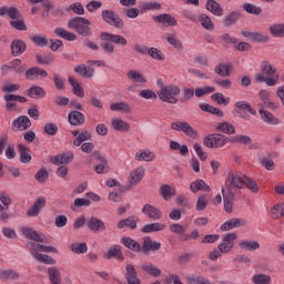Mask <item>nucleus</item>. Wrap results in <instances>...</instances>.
<instances>
[{"mask_svg": "<svg viewBox=\"0 0 284 284\" xmlns=\"http://www.w3.org/2000/svg\"><path fill=\"white\" fill-rule=\"evenodd\" d=\"M190 190L193 194H196V192H212V187H210L203 180L193 181L190 184Z\"/></svg>", "mask_w": 284, "mask_h": 284, "instance_id": "nucleus-27", "label": "nucleus"}, {"mask_svg": "<svg viewBox=\"0 0 284 284\" xmlns=\"http://www.w3.org/2000/svg\"><path fill=\"white\" fill-rule=\"evenodd\" d=\"M234 241H236V233L225 234L222 239V243L217 246V250L222 254H227L234 247Z\"/></svg>", "mask_w": 284, "mask_h": 284, "instance_id": "nucleus-11", "label": "nucleus"}, {"mask_svg": "<svg viewBox=\"0 0 284 284\" xmlns=\"http://www.w3.org/2000/svg\"><path fill=\"white\" fill-rule=\"evenodd\" d=\"M28 49V44L21 39H16L11 42V54L12 57H21Z\"/></svg>", "mask_w": 284, "mask_h": 284, "instance_id": "nucleus-19", "label": "nucleus"}, {"mask_svg": "<svg viewBox=\"0 0 284 284\" xmlns=\"http://www.w3.org/2000/svg\"><path fill=\"white\" fill-rule=\"evenodd\" d=\"M234 108L235 110H240V112H248L252 116H256V110L245 100L235 102Z\"/></svg>", "mask_w": 284, "mask_h": 284, "instance_id": "nucleus-37", "label": "nucleus"}, {"mask_svg": "<svg viewBox=\"0 0 284 284\" xmlns=\"http://www.w3.org/2000/svg\"><path fill=\"white\" fill-rule=\"evenodd\" d=\"M141 14H145V12H150L152 10H161L163 8L160 2L149 1V2H140L139 4Z\"/></svg>", "mask_w": 284, "mask_h": 284, "instance_id": "nucleus-34", "label": "nucleus"}, {"mask_svg": "<svg viewBox=\"0 0 284 284\" xmlns=\"http://www.w3.org/2000/svg\"><path fill=\"white\" fill-rule=\"evenodd\" d=\"M271 216L272 219H281V216H284V204H275L271 209Z\"/></svg>", "mask_w": 284, "mask_h": 284, "instance_id": "nucleus-62", "label": "nucleus"}, {"mask_svg": "<svg viewBox=\"0 0 284 284\" xmlns=\"http://www.w3.org/2000/svg\"><path fill=\"white\" fill-rule=\"evenodd\" d=\"M103 258L110 261L111 258H116L118 261H123V252L121 251V245H114L110 247L106 253L103 254Z\"/></svg>", "mask_w": 284, "mask_h": 284, "instance_id": "nucleus-25", "label": "nucleus"}, {"mask_svg": "<svg viewBox=\"0 0 284 284\" xmlns=\"http://www.w3.org/2000/svg\"><path fill=\"white\" fill-rule=\"evenodd\" d=\"M261 109L258 110L260 116L264 123H267L268 125H278L280 121L278 118L274 116L270 111H265L263 109V104H260Z\"/></svg>", "mask_w": 284, "mask_h": 284, "instance_id": "nucleus-23", "label": "nucleus"}, {"mask_svg": "<svg viewBox=\"0 0 284 284\" xmlns=\"http://www.w3.org/2000/svg\"><path fill=\"white\" fill-rule=\"evenodd\" d=\"M170 150L180 151V154L182 156H185V154H187V152H190V149H187V146L185 144L181 145V143L176 142V141H171L170 142Z\"/></svg>", "mask_w": 284, "mask_h": 284, "instance_id": "nucleus-60", "label": "nucleus"}, {"mask_svg": "<svg viewBox=\"0 0 284 284\" xmlns=\"http://www.w3.org/2000/svg\"><path fill=\"white\" fill-rule=\"evenodd\" d=\"M48 71L39 67H32L26 71L27 81H39V79H47Z\"/></svg>", "mask_w": 284, "mask_h": 284, "instance_id": "nucleus-13", "label": "nucleus"}, {"mask_svg": "<svg viewBox=\"0 0 284 284\" xmlns=\"http://www.w3.org/2000/svg\"><path fill=\"white\" fill-rule=\"evenodd\" d=\"M70 250L74 254H85L88 252V243H73L70 245Z\"/></svg>", "mask_w": 284, "mask_h": 284, "instance_id": "nucleus-57", "label": "nucleus"}, {"mask_svg": "<svg viewBox=\"0 0 284 284\" xmlns=\"http://www.w3.org/2000/svg\"><path fill=\"white\" fill-rule=\"evenodd\" d=\"M210 203V194H201L197 196L195 210L196 212H203Z\"/></svg>", "mask_w": 284, "mask_h": 284, "instance_id": "nucleus-42", "label": "nucleus"}, {"mask_svg": "<svg viewBox=\"0 0 284 284\" xmlns=\"http://www.w3.org/2000/svg\"><path fill=\"white\" fill-rule=\"evenodd\" d=\"M161 250V242L153 241L152 237L145 236L142 243V252L148 254V252H159Z\"/></svg>", "mask_w": 284, "mask_h": 284, "instance_id": "nucleus-18", "label": "nucleus"}, {"mask_svg": "<svg viewBox=\"0 0 284 284\" xmlns=\"http://www.w3.org/2000/svg\"><path fill=\"white\" fill-rule=\"evenodd\" d=\"M156 156L150 150L139 151L135 154V161H154Z\"/></svg>", "mask_w": 284, "mask_h": 284, "instance_id": "nucleus-51", "label": "nucleus"}, {"mask_svg": "<svg viewBox=\"0 0 284 284\" xmlns=\"http://www.w3.org/2000/svg\"><path fill=\"white\" fill-rule=\"evenodd\" d=\"M20 276L19 272L12 268L0 270V281H18Z\"/></svg>", "mask_w": 284, "mask_h": 284, "instance_id": "nucleus-36", "label": "nucleus"}, {"mask_svg": "<svg viewBox=\"0 0 284 284\" xmlns=\"http://www.w3.org/2000/svg\"><path fill=\"white\" fill-rule=\"evenodd\" d=\"M199 21H200L202 28H204V30H214V23L212 22V19L209 18L207 14L202 13L199 17Z\"/></svg>", "mask_w": 284, "mask_h": 284, "instance_id": "nucleus-56", "label": "nucleus"}, {"mask_svg": "<svg viewBox=\"0 0 284 284\" xmlns=\"http://www.w3.org/2000/svg\"><path fill=\"white\" fill-rule=\"evenodd\" d=\"M200 110H202V112H209V114H214L219 118L225 116V113H223V111L220 108L212 106L210 104H201Z\"/></svg>", "mask_w": 284, "mask_h": 284, "instance_id": "nucleus-46", "label": "nucleus"}, {"mask_svg": "<svg viewBox=\"0 0 284 284\" xmlns=\"http://www.w3.org/2000/svg\"><path fill=\"white\" fill-rule=\"evenodd\" d=\"M241 250H246V252H256L261 247V244L256 241H242L240 242Z\"/></svg>", "mask_w": 284, "mask_h": 284, "instance_id": "nucleus-48", "label": "nucleus"}, {"mask_svg": "<svg viewBox=\"0 0 284 284\" xmlns=\"http://www.w3.org/2000/svg\"><path fill=\"white\" fill-rule=\"evenodd\" d=\"M142 272H145V274H149L150 276L153 277H159L161 276V268L154 266V264L149 263V264H143L141 266Z\"/></svg>", "mask_w": 284, "mask_h": 284, "instance_id": "nucleus-44", "label": "nucleus"}, {"mask_svg": "<svg viewBox=\"0 0 284 284\" xmlns=\"http://www.w3.org/2000/svg\"><path fill=\"white\" fill-rule=\"evenodd\" d=\"M21 233L23 234V236H26V239H29V241H34L36 243H48L45 236L39 234V232L34 231L31 227L23 226L21 229Z\"/></svg>", "mask_w": 284, "mask_h": 284, "instance_id": "nucleus-14", "label": "nucleus"}, {"mask_svg": "<svg viewBox=\"0 0 284 284\" xmlns=\"http://www.w3.org/2000/svg\"><path fill=\"white\" fill-rule=\"evenodd\" d=\"M254 284H270L272 283V276L265 274H255L253 276Z\"/></svg>", "mask_w": 284, "mask_h": 284, "instance_id": "nucleus-61", "label": "nucleus"}, {"mask_svg": "<svg viewBox=\"0 0 284 284\" xmlns=\"http://www.w3.org/2000/svg\"><path fill=\"white\" fill-rule=\"evenodd\" d=\"M36 61L40 65H50V63H54V55L53 54L41 55L38 53L36 54Z\"/></svg>", "mask_w": 284, "mask_h": 284, "instance_id": "nucleus-54", "label": "nucleus"}, {"mask_svg": "<svg viewBox=\"0 0 284 284\" xmlns=\"http://www.w3.org/2000/svg\"><path fill=\"white\" fill-rule=\"evenodd\" d=\"M256 83H266L268 88H274L276 81H278V74H276V67L272 65L268 61L261 63V72L255 74Z\"/></svg>", "mask_w": 284, "mask_h": 284, "instance_id": "nucleus-1", "label": "nucleus"}, {"mask_svg": "<svg viewBox=\"0 0 284 284\" xmlns=\"http://www.w3.org/2000/svg\"><path fill=\"white\" fill-rule=\"evenodd\" d=\"M143 176H145V169H143V166H139L135 170L131 171L129 175L130 185H139V183L143 181Z\"/></svg>", "mask_w": 284, "mask_h": 284, "instance_id": "nucleus-20", "label": "nucleus"}, {"mask_svg": "<svg viewBox=\"0 0 284 284\" xmlns=\"http://www.w3.org/2000/svg\"><path fill=\"white\" fill-rule=\"evenodd\" d=\"M142 214H145L152 221H161V219H163V213L161 212V210L156 209V206L152 204H144L142 209Z\"/></svg>", "mask_w": 284, "mask_h": 284, "instance_id": "nucleus-17", "label": "nucleus"}, {"mask_svg": "<svg viewBox=\"0 0 284 284\" xmlns=\"http://www.w3.org/2000/svg\"><path fill=\"white\" fill-rule=\"evenodd\" d=\"M270 32L273 37L283 38L284 37V24H274L270 27Z\"/></svg>", "mask_w": 284, "mask_h": 284, "instance_id": "nucleus-63", "label": "nucleus"}, {"mask_svg": "<svg viewBox=\"0 0 284 284\" xmlns=\"http://www.w3.org/2000/svg\"><path fill=\"white\" fill-rule=\"evenodd\" d=\"M242 37L250 39L253 43H267L270 36L263 32H252L247 29L241 31Z\"/></svg>", "mask_w": 284, "mask_h": 284, "instance_id": "nucleus-9", "label": "nucleus"}, {"mask_svg": "<svg viewBox=\"0 0 284 284\" xmlns=\"http://www.w3.org/2000/svg\"><path fill=\"white\" fill-rule=\"evenodd\" d=\"M230 139L223 134L214 133L209 134L206 138H204V145L206 148L213 149V148H224V145H227V142Z\"/></svg>", "mask_w": 284, "mask_h": 284, "instance_id": "nucleus-6", "label": "nucleus"}, {"mask_svg": "<svg viewBox=\"0 0 284 284\" xmlns=\"http://www.w3.org/2000/svg\"><path fill=\"white\" fill-rule=\"evenodd\" d=\"M50 161L51 163H53V165H68L69 163H72V161H74V153H72L71 151L67 153H61L51 156Z\"/></svg>", "mask_w": 284, "mask_h": 284, "instance_id": "nucleus-15", "label": "nucleus"}, {"mask_svg": "<svg viewBox=\"0 0 284 284\" xmlns=\"http://www.w3.org/2000/svg\"><path fill=\"white\" fill-rule=\"evenodd\" d=\"M245 225H247V221L245 219L233 217V219H230L229 221L224 222L221 225V230H222V232H230V230L245 227Z\"/></svg>", "mask_w": 284, "mask_h": 284, "instance_id": "nucleus-12", "label": "nucleus"}, {"mask_svg": "<svg viewBox=\"0 0 284 284\" xmlns=\"http://www.w3.org/2000/svg\"><path fill=\"white\" fill-rule=\"evenodd\" d=\"M69 83L72 88V92L73 94H75V97H79L80 99H83V97H85V93H83V89L81 88V84H79V82H77V80H74V78L69 77Z\"/></svg>", "mask_w": 284, "mask_h": 284, "instance_id": "nucleus-49", "label": "nucleus"}, {"mask_svg": "<svg viewBox=\"0 0 284 284\" xmlns=\"http://www.w3.org/2000/svg\"><path fill=\"white\" fill-rule=\"evenodd\" d=\"M215 74H219V77H230V74H231L230 64L220 63L219 65H216Z\"/></svg>", "mask_w": 284, "mask_h": 284, "instance_id": "nucleus-58", "label": "nucleus"}, {"mask_svg": "<svg viewBox=\"0 0 284 284\" xmlns=\"http://www.w3.org/2000/svg\"><path fill=\"white\" fill-rule=\"evenodd\" d=\"M258 98L263 102V105H265L270 110H276V103H274V101H272V99L270 98V91L262 89L258 92Z\"/></svg>", "mask_w": 284, "mask_h": 284, "instance_id": "nucleus-31", "label": "nucleus"}, {"mask_svg": "<svg viewBox=\"0 0 284 284\" xmlns=\"http://www.w3.org/2000/svg\"><path fill=\"white\" fill-rule=\"evenodd\" d=\"M27 95L30 99H45V89L40 85H32L27 90Z\"/></svg>", "mask_w": 284, "mask_h": 284, "instance_id": "nucleus-28", "label": "nucleus"}, {"mask_svg": "<svg viewBox=\"0 0 284 284\" xmlns=\"http://www.w3.org/2000/svg\"><path fill=\"white\" fill-rule=\"evenodd\" d=\"M239 19H241V11H232L231 13L224 17V27L230 28V26H234V23H236Z\"/></svg>", "mask_w": 284, "mask_h": 284, "instance_id": "nucleus-43", "label": "nucleus"}, {"mask_svg": "<svg viewBox=\"0 0 284 284\" xmlns=\"http://www.w3.org/2000/svg\"><path fill=\"white\" fill-rule=\"evenodd\" d=\"M111 126L116 132H130V123H128L121 119H113L111 121Z\"/></svg>", "mask_w": 284, "mask_h": 284, "instance_id": "nucleus-39", "label": "nucleus"}, {"mask_svg": "<svg viewBox=\"0 0 284 284\" xmlns=\"http://www.w3.org/2000/svg\"><path fill=\"white\" fill-rule=\"evenodd\" d=\"M101 17L104 23H106L108 26H112L118 30H123V28H125V22L116 12H114V10L104 9L101 12Z\"/></svg>", "mask_w": 284, "mask_h": 284, "instance_id": "nucleus-5", "label": "nucleus"}, {"mask_svg": "<svg viewBox=\"0 0 284 284\" xmlns=\"http://www.w3.org/2000/svg\"><path fill=\"white\" fill-rule=\"evenodd\" d=\"M68 121L71 125H83L85 123V115L80 111H71L68 115Z\"/></svg>", "mask_w": 284, "mask_h": 284, "instance_id": "nucleus-26", "label": "nucleus"}, {"mask_svg": "<svg viewBox=\"0 0 284 284\" xmlns=\"http://www.w3.org/2000/svg\"><path fill=\"white\" fill-rule=\"evenodd\" d=\"M216 130L223 134H236V128L230 122H222L217 125Z\"/></svg>", "mask_w": 284, "mask_h": 284, "instance_id": "nucleus-50", "label": "nucleus"}, {"mask_svg": "<svg viewBox=\"0 0 284 284\" xmlns=\"http://www.w3.org/2000/svg\"><path fill=\"white\" fill-rule=\"evenodd\" d=\"M179 94H181V88L176 84L164 85L158 91L160 101L171 103L172 105L179 103V99L176 98Z\"/></svg>", "mask_w": 284, "mask_h": 284, "instance_id": "nucleus-3", "label": "nucleus"}, {"mask_svg": "<svg viewBox=\"0 0 284 284\" xmlns=\"http://www.w3.org/2000/svg\"><path fill=\"white\" fill-rule=\"evenodd\" d=\"M245 181H247V175L243 173H229L226 178L225 185H230V187H236L237 190H242L245 186Z\"/></svg>", "mask_w": 284, "mask_h": 284, "instance_id": "nucleus-8", "label": "nucleus"}, {"mask_svg": "<svg viewBox=\"0 0 284 284\" xmlns=\"http://www.w3.org/2000/svg\"><path fill=\"white\" fill-rule=\"evenodd\" d=\"M90 139H92V133H90V131H82L79 136L74 139L73 145L79 148V145H82L85 141H90Z\"/></svg>", "mask_w": 284, "mask_h": 284, "instance_id": "nucleus-52", "label": "nucleus"}, {"mask_svg": "<svg viewBox=\"0 0 284 284\" xmlns=\"http://www.w3.org/2000/svg\"><path fill=\"white\" fill-rule=\"evenodd\" d=\"M121 243L128 250H131V252L139 253L142 250L141 243H139L136 240H133L132 237H123Z\"/></svg>", "mask_w": 284, "mask_h": 284, "instance_id": "nucleus-33", "label": "nucleus"}, {"mask_svg": "<svg viewBox=\"0 0 284 284\" xmlns=\"http://www.w3.org/2000/svg\"><path fill=\"white\" fill-rule=\"evenodd\" d=\"M187 282L190 284H212V283H210V280H207V278H205L201 275H199V276L191 275V276L187 277Z\"/></svg>", "mask_w": 284, "mask_h": 284, "instance_id": "nucleus-64", "label": "nucleus"}, {"mask_svg": "<svg viewBox=\"0 0 284 284\" xmlns=\"http://www.w3.org/2000/svg\"><path fill=\"white\" fill-rule=\"evenodd\" d=\"M75 74L83 77V79H92L94 77V69L91 67H85L84 64H79L74 67Z\"/></svg>", "mask_w": 284, "mask_h": 284, "instance_id": "nucleus-30", "label": "nucleus"}, {"mask_svg": "<svg viewBox=\"0 0 284 284\" xmlns=\"http://www.w3.org/2000/svg\"><path fill=\"white\" fill-rule=\"evenodd\" d=\"M166 225L164 223H152V224H145L142 229L141 232L143 234H150L152 232H163L165 230Z\"/></svg>", "mask_w": 284, "mask_h": 284, "instance_id": "nucleus-38", "label": "nucleus"}, {"mask_svg": "<svg viewBox=\"0 0 284 284\" xmlns=\"http://www.w3.org/2000/svg\"><path fill=\"white\" fill-rule=\"evenodd\" d=\"M171 130H175V132H183V134L190 136V139H196V136H199V131L185 121L171 123Z\"/></svg>", "mask_w": 284, "mask_h": 284, "instance_id": "nucleus-7", "label": "nucleus"}, {"mask_svg": "<svg viewBox=\"0 0 284 284\" xmlns=\"http://www.w3.org/2000/svg\"><path fill=\"white\" fill-rule=\"evenodd\" d=\"M12 126L17 128V130H28V128L32 126V122L28 115H20L18 119L13 120Z\"/></svg>", "mask_w": 284, "mask_h": 284, "instance_id": "nucleus-29", "label": "nucleus"}, {"mask_svg": "<svg viewBox=\"0 0 284 284\" xmlns=\"http://www.w3.org/2000/svg\"><path fill=\"white\" fill-rule=\"evenodd\" d=\"M123 227H129L130 230H136V220L134 216H129L124 220L118 222V229L123 230Z\"/></svg>", "mask_w": 284, "mask_h": 284, "instance_id": "nucleus-45", "label": "nucleus"}, {"mask_svg": "<svg viewBox=\"0 0 284 284\" xmlns=\"http://www.w3.org/2000/svg\"><path fill=\"white\" fill-rule=\"evenodd\" d=\"M68 26L80 37H92L91 22L85 18L75 17L68 21Z\"/></svg>", "mask_w": 284, "mask_h": 284, "instance_id": "nucleus-4", "label": "nucleus"}, {"mask_svg": "<svg viewBox=\"0 0 284 284\" xmlns=\"http://www.w3.org/2000/svg\"><path fill=\"white\" fill-rule=\"evenodd\" d=\"M48 276L51 284H61V271L57 266L48 268Z\"/></svg>", "mask_w": 284, "mask_h": 284, "instance_id": "nucleus-40", "label": "nucleus"}, {"mask_svg": "<svg viewBox=\"0 0 284 284\" xmlns=\"http://www.w3.org/2000/svg\"><path fill=\"white\" fill-rule=\"evenodd\" d=\"M243 10L247 12L248 14H255V17H258L263 12V9L261 7H256L253 3L246 2L242 6Z\"/></svg>", "mask_w": 284, "mask_h": 284, "instance_id": "nucleus-53", "label": "nucleus"}, {"mask_svg": "<svg viewBox=\"0 0 284 284\" xmlns=\"http://www.w3.org/2000/svg\"><path fill=\"white\" fill-rule=\"evenodd\" d=\"M205 8L214 17H223V7L216 0H206Z\"/></svg>", "mask_w": 284, "mask_h": 284, "instance_id": "nucleus-22", "label": "nucleus"}, {"mask_svg": "<svg viewBox=\"0 0 284 284\" xmlns=\"http://www.w3.org/2000/svg\"><path fill=\"white\" fill-rule=\"evenodd\" d=\"M18 152L20 154L21 163H30L32 155H30V149L23 144H18Z\"/></svg>", "mask_w": 284, "mask_h": 284, "instance_id": "nucleus-41", "label": "nucleus"}, {"mask_svg": "<svg viewBox=\"0 0 284 284\" xmlns=\"http://www.w3.org/2000/svg\"><path fill=\"white\" fill-rule=\"evenodd\" d=\"M87 227L90 230V232H93V234H99L101 232H105L108 230V226H105V222L103 220H99L98 217L91 216L87 221Z\"/></svg>", "mask_w": 284, "mask_h": 284, "instance_id": "nucleus-10", "label": "nucleus"}, {"mask_svg": "<svg viewBox=\"0 0 284 284\" xmlns=\"http://www.w3.org/2000/svg\"><path fill=\"white\" fill-rule=\"evenodd\" d=\"M125 272V278L128 284H141V280L139 278V276H136V268H134V265L126 264Z\"/></svg>", "mask_w": 284, "mask_h": 284, "instance_id": "nucleus-24", "label": "nucleus"}, {"mask_svg": "<svg viewBox=\"0 0 284 284\" xmlns=\"http://www.w3.org/2000/svg\"><path fill=\"white\" fill-rule=\"evenodd\" d=\"M194 99V89L185 88L182 90V97L180 98V103H187Z\"/></svg>", "mask_w": 284, "mask_h": 284, "instance_id": "nucleus-59", "label": "nucleus"}, {"mask_svg": "<svg viewBox=\"0 0 284 284\" xmlns=\"http://www.w3.org/2000/svg\"><path fill=\"white\" fill-rule=\"evenodd\" d=\"M110 110H112V112H132V109L130 108V105L125 102H115L112 103L110 105Z\"/></svg>", "mask_w": 284, "mask_h": 284, "instance_id": "nucleus-55", "label": "nucleus"}, {"mask_svg": "<svg viewBox=\"0 0 284 284\" xmlns=\"http://www.w3.org/2000/svg\"><path fill=\"white\" fill-rule=\"evenodd\" d=\"M152 20L155 23H161L162 26H169V27H174L178 26L176 18L170 13H161L159 16H153Z\"/></svg>", "mask_w": 284, "mask_h": 284, "instance_id": "nucleus-16", "label": "nucleus"}, {"mask_svg": "<svg viewBox=\"0 0 284 284\" xmlns=\"http://www.w3.org/2000/svg\"><path fill=\"white\" fill-rule=\"evenodd\" d=\"M55 37L64 39V41H77V34L70 32L61 27L54 29Z\"/></svg>", "mask_w": 284, "mask_h": 284, "instance_id": "nucleus-35", "label": "nucleus"}, {"mask_svg": "<svg viewBox=\"0 0 284 284\" xmlns=\"http://www.w3.org/2000/svg\"><path fill=\"white\" fill-rule=\"evenodd\" d=\"M9 17V19H19L21 17V13L19 12V9L17 7H1L0 8V17Z\"/></svg>", "mask_w": 284, "mask_h": 284, "instance_id": "nucleus-32", "label": "nucleus"}, {"mask_svg": "<svg viewBox=\"0 0 284 284\" xmlns=\"http://www.w3.org/2000/svg\"><path fill=\"white\" fill-rule=\"evenodd\" d=\"M100 39L103 41L101 43L102 50L105 54H114L115 45H128V39L121 34H114L110 32H102L100 33Z\"/></svg>", "mask_w": 284, "mask_h": 284, "instance_id": "nucleus-2", "label": "nucleus"}, {"mask_svg": "<svg viewBox=\"0 0 284 284\" xmlns=\"http://www.w3.org/2000/svg\"><path fill=\"white\" fill-rule=\"evenodd\" d=\"M97 159L99 164L95 165L94 172H97V174H105L108 172V160L101 156V154H98Z\"/></svg>", "mask_w": 284, "mask_h": 284, "instance_id": "nucleus-47", "label": "nucleus"}, {"mask_svg": "<svg viewBox=\"0 0 284 284\" xmlns=\"http://www.w3.org/2000/svg\"><path fill=\"white\" fill-rule=\"evenodd\" d=\"M45 205V197H39L36 200L33 205L27 211V216H39L41 210H43Z\"/></svg>", "mask_w": 284, "mask_h": 284, "instance_id": "nucleus-21", "label": "nucleus"}]
</instances>
